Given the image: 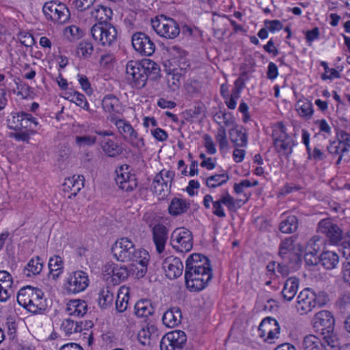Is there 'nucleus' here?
I'll use <instances>...</instances> for the list:
<instances>
[{
  "label": "nucleus",
  "instance_id": "obj_60",
  "mask_svg": "<svg viewBox=\"0 0 350 350\" xmlns=\"http://www.w3.org/2000/svg\"><path fill=\"white\" fill-rule=\"evenodd\" d=\"M95 0H75L74 3L77 10L83 12L88 9Z\"/></svg>",
  "mask_w": 350,
  "mask_h": 350
},
{
  "label": "nucleus",
  "instance_id": "obj_48",
  "mask_svg": "<svg viewBox=\"0 0 350 350\" xmlns=\"http://www.w3.org/2000/svg\"><path fill=\"white\" fill-rule=\"evenodd\" d=\"M94 51V47L91 42H81L77 46V53L79 57L87 59L90 57Z\"/></svg>",
  "mask_w": 350,
  "mask_h": 350
},
{
  "label": "nucleus",
  "instance_id": "obj_3",
  "mask_svg": "<svg viewBox=\"0 0 350 350\" xmlns=\"http://www.w3.org/2000/svg\"><path fill=\"white\" fill-rule=\"evenodd\" d=\"M17 302L33 314H41L46 308L44 293L40 288L29 285L19 290Z\"/></svg>",
  "mask_w": 350,
  "mask_h": 350
},
{
  "label": "nucleus",
  "instance_id": "obj_36",
  "mask_svg": "<svg viewBox=\"0 0 350 350\" xmlns=\"http://www.w3.org/2000/svg\"><path fill=\"white\" fill-rule=\"evenodd\" d=\"M102 107L105 112L120 113L122 106L119 99L114 95L107 94L102 100Z\"/></svg>",
  "mask_w": 350,
  "mask_h": 350
},
{
  "label": "nucleus",
  "instance_id": "obj_58",
  "mask_svg": "<svg viewBox=\"0 0 350 350\" xmlns=\"http://www.w3.org/2000/svg\"><path fill=\"white\" fill-rule=\"evenodd\" d=\"M265 25L267 29L272 33L275 32V31H279L283 27L282 23L278 20H266L265 21Z\"/></svg>",
  "mask_w": 350,
  "mask_h": 350
},
{
  "label": "nucleus",
  "instance_id": "obj_64",
  "mask_svg": "<svg viewBox=\"0 0 350 350\" xmlns=\"http://www.w3.org/2000/svg\"><path fill=\"white\" fill-rule=\"evenodd\" d=\"M328 296L326 293L321 291L317 294L316 293V299L314 300L316 306H323L328 301Z\"/></svg>",
  "mask_w": 350,
  "mask_h": 350
},
{
  "label": "nucleus",
  "instance_id": "obj_37",
  "mask_svg": "<svg viewBox=\"0 0 350 350\" xmlns=\"http://www.w3.org/2000/svg\"><path fill=\"white\" fill-rule=\"evenodd\" d=\"M339 262L338 255L332 251H325L320 254V264L326 269H334Z\"/></svg>",
  "mask_w": 350,
  "mask_h": 350
},
{
  "label": "nucleus",
  "instance_id": "obj_4",
  "mask_svg": "<svg viewBox=\"0 0 350 350\" xmlns=\"http://www.w3.org/2000/svg\"><path fill=\"white\" fill-rule=\"evenodd\" d=\"M108 120L116 126L122 139L133 148L141 150L145 146L144 138L139 136L129 121L120 118L114 114L108 117Z\"/></svg>",
  "mask_w": 350,
  "mask_h": 350
},
{
  "label": "nucleus",
  "instance_id": "obj_27",
  "mask_svg": "<svg viewBox=\"0 0 350 350\" xmlns=\"http://www.w3.org/2000/svg\"><path fill=\"white\" fill-rule=\"evenodd\" d=\"M98 143L103 152L109 157H116L123 152L122 146L113 139H98Z\"/></svg>",
  "mask_w": 350,
  "mask_h": 350
},
{
  "label": "nucleus",
  "instance_id": "obj_22",
  "mask_svg": "<svg viewBox=\"0 0 350 350\" xmlns=\"http://www.w3.org/2000/svg\"><path fill=\"white\" fill-rule=\"evenodd\" d=\"M105 272L111 275L112 280L117 284L125 281L131 273L130 269L125 265H119L113 262L107 263L105 267Z\"/></svg>",
  "mask_w": 350,
  "mask_h": 350
},
{
  "label": "nucleus",
  "instance_id": "obj_8",
  "mask_svg": "<svg viewBox=\"0 0 350 350\" xmlns=\"http://www.w3.org/2000/svg\"><path fill=\"white\" fill-rule=\"evenodd\" d=\"M136 250L135 244L127 237L117 239L111 247L113 256L121 262H131L135 256Z\"/></svg>",
  "mask_w": 350,
  "mask_h": 350
},
{
  "label": "nucleus",
  "instance_id": "obj_59",
  "mask_svg": "<svg viewBox=\"0 0 350 350\" xmlns=\"http://www.w3.org/2000/svg\"><path fill=\"white\" fill-rule=\"evenodd\" d=\"M203 139L207 152L210 154H214L216 152V148L211 137L208 134H205L203 136Z\"/></svg>",
  "mask_w": 350,
  "mask_h": 350
},
{
  "label": "nucleus",
  "instance_id": "obj_30",
  "mask_svg": "<svg viewBox=\"0 0 350 350\" xmlns=\"http://www.w3.org/2000/svg\"><path fill=\"white\" fill-rule=\"evenodd\" d=\"M299 284V280L296 277L288 278L284 285L282 291V295L284 300L290 301L297 293Z\"/></svg>",
  "mask_w": 350,
  "mask_h": 350
},
{
  "label": "nucleus",
  "instance_id": "obj_28",
  "mask_svg": "<svg viewBox=\"0 0 350 350\" xmlns=\"http://www.w3.org/2000/svg\"><path fill=\"white\" fill-rule=\"evenodd\" d=\"M206 267H211L210 260L200 254H192L186 260L185 271L202 269Z\"/></svg>",
  "mask_w": 350,
  "mask_h": 350
},
{
  "label": "nucleus",
  "instance_id": "obj_14",
  "mask_svg": "<svg viewBox=\"0 0 350 350\" xmlns=\"http://www.w3.org/2000/svg\"><path fill=\"white\" fill-rule=\"evenodd\" d=\"M132 45L134 49L142 55L150 56L155 51V44L149 36L144 32L133 34Z\"/></svg>",
  "mask_w": 350,
  "mask_h": 350
},
{
  "label": "nucleus",
  "instance_id": "obj_61",
  "mask_svg": "<svg viewBox=\"0 0 350 350\" xmlns=\"http://www.w3.org/2000/svg\"><path fill=\"white\" fill-rule=\"evenodd\" d=\"M151 133L153 137L160 142H164L168 137L167 132L165 130L160 128L155 129L154 130L152 131Z\"/></svg>",
  "mask_w": 350,
  "mask_h": 350
},
{
  "label": "nucleus",
  "instance_id": "obj_49",
  "mask_svg": "<svg viewBox=\"0 0 350 350\" xmlns=\"http://www.w3.org/2000/svg\"><path fill=\"white\" fill-rule=\"evenodd\" d=\"M324 240L318 236H314L308 241L306 250L318 254L323 245Z\"/></svg>",
  "mask_w": 350,
  "mask_h": 350
},
{
  "label": "nucleus",
  "instance_id": "obj_35",
  "mask_svg": "<svg viewBox=\"0 0 350 350\" xmlns=\"http://www.w3.org/2000/svg\"><path fill=\"white\" fill-rule=\"evenodd\" d=\"M304 350H322L323 348L326 350L330 349L326 342L323 340H321L319 337L313 334L306 336L303 341Z\"/></svg>",
  "mask_w": 350,
  "mask_h": 350
},
{
  "label": "nucleus",
  "instance_id": "obj_5",
  "mask_svg": "<svg viewBox=\"0 0 350 350\" xmlns=\"http://www.w3.org/2000/svg\"><path fill=\"white\" fill-rule=\"evenodd\" d=\"M213 277L211 267L187 270L185 271V280L187 288L193 292L203 290Z\"/></svg>",
  "mask_w": 350,
  "mask_h": 350
},
{
  "label": "nucleus",
  "instance_id": "obj_53",
  "mask_svg": "<svg viewBox=\"0 0 350 350\" xmlns=\"http://www.w3.org/2000/svg\"><path fill=\"white\" fill-rule=\"evenodd\" d=\"M70 100L75 103L77 105L81 107L82 109L88 110L89 105L85 96L78 92H75L73 94L70 95Z\"/></svg>",
  "mask_w": 350,
  "mask_h": 350
},
{
  "label": "nucleus",
  "instance_id": "obj_52",
  "mask_svg": "<svg viewBox=\"0 0 350 350\" xmlns=\"http://www.w3.org/2000/svg\"><path fill=\"white\" fill-rule=\"evenodd\" d=\"M279 256L282 262L291 265L299 260L298 255L294 251H279Z\"/></svg>",
  "mask_w": 350,
  "mask_h": 350
},
{
  "label": "nucleus",
  "instance_id": "obj_32",
  "mask_svg": "<svg viewBox=\"0 0 350 350\" xmlns=\"http://www.w3.org/2000/svg\"><path fill=\"white\" fill-rule=\"evenodd\" d=\"M154 312L155 308L149 299H140L135 305V314L139 318H147Z\"/></svg>",
  "mask_w": 350,
  "mask_h": 350
},
{
  "label": "nucleus",
  "instance_id": "obj_7",
  "mask_svg": "<svg viewBox=\"0 0 350 350\" xmlns=\"http://www.w3.org/2000/svg\"><path fill=\"white\" fill-rule=\"evenodd\" d=\"M92 38L103 46H111L117 40L116 27L110 23H97L91 28Z\"/></svg>",
  "mask_w": 350,
  "mask_h": 350
},
{
  "label": "nucleus",
  "instance_id": "obj_40",
  "mask_svg": "<svg viewBox=\"0 0 350 350\" xmlns=\"http://www.w3.org/2000/svg\"><path fill=\"white\" fill-rule=\"evenodd\" d=\"M43 267V263L41 258L37 256L36 258L31 259L24 268L23 274L26 277H31L39 274Z\"/></svg>",
  "mask_w": 350,
  "mask_h": 350
},
{
  "label": "nucleus",
  "instance_id": "obj_23",
  "mask_svg": "<svg viewBox=\"0 0 350 350\" xmlns=\"http://www.w3.org/2000/svg\"><path fill=\"white\" fill-rule=\"evenodd\" d=\"M222 204L226 205L229 211H234L236 208L235 200L228 191L219 199L213 202V213L219 217L223 218L226 217V213Z\"/></svg>",
  "mask_w": 350,
  "mask_h": 350
},
{
  "label": "nucleus",
  "instance_id": "obj_46",
  "mask_svg": "<svg viewBox=\"0 0 350 350\" xmlns=\"http://www.w3.org/2000/svg\"><path fill=\"white\" fill-rule=\"evenodd\" d=\"M229 180L226 173L212 175L205 180L206 185L209 188H216L226 183Z\"/></svg>",
  "mask_w": 350,
  "mask_h": 350
},
{
  "label": "nucleus",
  "instance_id": "obj_9",
  "mask_svg": "<svg viewBox=\"0 0 350 350\" xmlns=\"http://www.w3.org/2000/svg\"><path fill=\"white\" fill-rule=\"evenodd\" d=\"M170 244L178 252H189L193 247L191 232L184 228L175 229L171 234Z\"/></svg>",
  "mask_w": 350,
  "mask_h": 350
},
{
  "label": "nucleus",
  "instance_id": "obj_41",
  "mask_svg": "<svg viewBox=\"0 0 350 350\" xmlns=\"http://www.w3.org/2000/svg\"><path fill=\"white\" fill-rule=\"evenodd\" d=\"M230 139L237 147L247 146V137L245 132L238 129L237 126L232 128L229 131Z\"/></svg>",
  "mask_w": 350,
  "mask_h": 350
},
{
  "label": "nucleus",
  "instance_id": "obj_19",
  "mask_svg": "<svg viewBox=\"0 0 350 350\" xmlns=\"http://www.w3.org/2000/svg\"><path fill=\"white\" fill-rule=\"evenodd\" d=\"M316 293L306 288L301 291L297 297L296 309L300 314H306L316 306Z\"/></svg>",
  "mask_w": 350,
  "mask_h": 350
},
{
  "label": "nucleus",
  "instance_id": "obj_42",
  "mask_svg": "<svg viewBox=\"0 0 350 350\" xmlns=\"http://www.w3.org/2000/svg\"><path fill=\"white\" fill-rule=\"evenodd\" d=\"M49 274L53 279L59 278L63 270V261L59 256L50 258L49 261Z\"/></svg>",
  "mask_w": 350,
  "mask_h": 350
},
{
  "label": "nucleus",
  "instance_id": "obj_44",
  "mask_svg": "<svg viewBox=\"0 0 350 350\" xmlns=\"http://www.w3.org/2000/svg\"><path fill=\"white\" fill-rule=\"evenodd\" d=\"M114 295L109 288L102 289L98 298V303L101 308L106 309L112 306Z\"/></svg>",
  "mask_w": 350,
  "mask_h": 350
},
{
  "label": "nucleus",
  "instance_id": "obj_45",
  "mask_svg": "<svg viewBox=\"0 0 350 350\" xmlns=\"http://www.w3.org/2000/svg\"><path fill=\"white\" fill-rule=\"evenodd\" d=\"M61 329L67 336H70L73 333L80 332L82 331L81 322L75 321L70 319H65L61 324Z\"/></svg>",
  "mask_w": 350,
  "mask_h": 350
},
{
  "label": "nucleus",
  "instance_id": "obj_25",
  "mask_svg": "<svg viewBox=\"0 0 350 350\" xmlns=\"http://www.w3.org/2000/svg\"><path fill=\"white\" fill-rule=\"evenodd\" d=\"M13 278L11 274L6 271H0V301L5 302L10 297L13 291L12 286Z\"/></svg>",
  "mask_w": 350,
  "mask_h": 350
},
{
  "label": "nucleus",
  "instance_id": "obj_51",
  "mask_svg": "<svg viewBox=\"0 0 350 350\" xmlns=\"http://www.w3.org/2000/svg\"><path fill=\"white\" fill-rule=\"evenodd\" d=\"M96 137L93 135L76 136L75 143L79 147L92 146L96 142Z\"/></svg>",
  "mask_w": 350,
  "mask_h": 350
},
{
  "label": "nucleus",
  "instance_id": "obj_38",
  "mask_svg": "<svg viewBox=\"0 0 350 350\" xmlns=\"http://www.w3.org/2000/svg\"><path fill=\"white\" fill-rule=\"evenodd\" d=\"M129 288L122 286L120 288L116 296V310L118 312H124L129 305Z\"/></svg>",
  "mask_w": 350,
  "mask_h": 350
},
{
  "label": "nucleus",
  "instance_id": "obj_16",
  "mask_svg": "<svg viewBox=\"0 0 350 350\" xmlns=\"http://www.w3.org/2000/svg\"><path fill=\"white\" fill-rule=\"evenodd\" d=\"M318 232L326 236L330 243L336 245L340 243L343 237L341 228L329 219H324L318 224Z\"/></svg>",
  "mask_w": 350,
  "mask_h": 350
},
{
  "label": "nucleus",
  "instance_id": "obj_50",
  "mask_svg": "<svg viewBox=\"0 0 350 350\" xmlns=\"http://www.w3.org/2000/svg\"><path fill=\"white\" fill-rule=\"evenodd\" d=\"M297 111L300 115L306 118H310L313 113L312 104L310 101L298 102Z\"/></svg>",
  "mask_w": 350,
  "mask_h": 350
},
{
  "label": "nucleus",
  "instance_id": "obj_56",
  "mask_svg": "<svg viewBox=\"0 0 350 350\" xmlns=\"http://www.w3.org/2000/svg\"><path fill=\"white\" fill-rule=\"evenodd\" d=\"M336 138L339 144H343L350 147V134L343 130L338 129L336 131Z\"/></svg>",
  "mask_w": 350,
  "mask_h": 350
},
{
  "label": "nucleus",
  "instance_id": "obj_15",
  "mask_svg": "<svg viewBox=\"0 0 350 350\" xmlns=\"http://www.w3.org/2000/svg\"><path fill=\"white\" fill-rule=\"evenodd\" d=\"M116 183L120 189L125 191H132L137 187L135 174L130 172V166L124 164L116 170Z\"/></svg>",
  "mask_w": 350,
  "mask_h": 350
},
{
  "label": "nucleus",
  "instance_id": "obj_55",
  "mask_svg": "<svg viewBox=\"0 0 350 350\" xmlns=\"http://www.w3.org/2000/svg\"><path fill=\"white\" fill-rule=\"evenodd\" d=\"M304 259L308 265L314 266L320 264V255L318 256V254H314L310 251L306 250Z\"/></svg>",
  "mask_w": 350,
  "mask_h": 350
},
{
  "label": "nucleus",
  "instance_id": "obj_12",
  "mask_svg": "<svg viewBox=\"0 0 350 350\" xmlns=\"http://www.w3.org/2000/svg\"><path fill=\"white\" fill-rule=\"evenodd\" d=\"M175 173L173 171L162 170L154 176L152 187L154 192L163 198L170 191Z\"/></svg>",
  "mask_w": 350,
  "mask_h": 350
},
{
  "label": "nucleus",
  "instance_id": "obj_17",
  "mask_svg": "<svg viewBox=\"0 0 350 350\" xmlns=\"http://www.w3.org/2000/svg\"><path fill=\"white\" fill-rule=\"evenodd\" d=\"M88 274L83 271L72 272L66 280V288L69 293L76 294L83 291L88 286Z\"/></svg>",
  "mask_w": 350,
  "mask_h": 350
},
{
  "label": "nucleus",
  "instance_id": "obj_34",
  "mask_svg": "<svg viewBox=\"0 0 350 350\" xmlns=\"http://www.w3.org/2000/svg\"><path fill=\"white\" fill-rule=\"evenodd\" d=\"M189 208L190 203L186 200L174 198L168 206V212L171 215L176 217L186 213Z\"/></svg>",
  "mask_w": 350,
  "mask_h": 350
},
{
  "label": "nucleus",
  "instance_id": "obj_57",
  "mask_svg": "<svg viewBox=\"0 0 350 350\" xmlns=\"http://www.w3.org/2000/svg\"><path fill=\"white\" fill-rule=\"evenodd\" d=\"M135 257L131 260V262H133L132 264H139L140 265L142 260L144 259L142 257L146 256V262H149L150 255L148 252L143 249H137L136 252H135Z\"/></svg>",
  "mask_w": 350,
  "mask_h": 350
},
{
  "label": "nucleus",
  "instance_id": "obj_29",
  "mask_svg": "<svg viewBox=\"0 0 350 350\" xmlns=\"http://www.w3.org/2000/svg\"><path fill=\"white\" fill-rule=\"evenodd\" d=\"M88 308L86 301L81 299L70 300L66 306L68 314L76 317H83L87 313Z\"/></svg>",
  "mask_w": 350,
  "mask_h": 350
},
{
  "label": "nucleus",
  "instance_id": "obj_1",
  "mask_svg": "<svg viewBox=\"0 0 350 350\" xmlns=\"http://www.w3.org/2000/svg\"><path fill=\"white\" fill-rule=\"evenodd\" d=\"M160 67L150 59L141 61L130 60L126 65V79L133 87H145L148 79H156L159 76Z\"/></svg>",
  "mask_w": 350,
  "mask_h": 350
},
{
  "label": "nucleus",
  "instance_id": "obj_20",
  "mask_svg": "<svg viewBox=\"0 0 350 350\" xmlns=\"http://www.w3.org/2000/svg\"><path fill=\"white\" fill-rule=\"evenodd\" d=\"M280 325L278 322L272 317L265 318L258 327L260 332V336L264 337L266 334L267 338L265 341L272 343V340L278 338V335L280 333Z\"/></svg>",
  "mask_w": 350,
  "mask_h": 350
},
{
  "label": "nucleus",
  "instance_id": "obj_10",
  "mask_svg": "<svg viewBox=\"0 0 350 350\" xmlns=\"http://www.w3.org/2000/svg\"><path fill=\"white\" fill-rule=\"evenodd\" d=\"M187 345V336L181 330H174L166 334L161 340V350H184Z\"/></svg>",
  "mask_w": 350,
  "mask_h": 350
},
{
  "label": "nucleus",
  "instance_id": "obj_11",
  "mask_svg": "<svg viewBox=\"0 0 350 350\" xmlns=\"http://www.w3.org/2000/svg\"><path fill=\"white\" fill-rule=\"evenodd\" d=\"M43 13L48 20L55 23H64L69 18V10L65 4L52 1L43 5Z\"/></svg>",
  "mask_w": 350,
  "mask_h": 350
},
{
  "label": "nucleus",
  "instance_id": "obj_39",
  "mask_svg": "<svg viewBox=\"0 0 350 350\" xmlns=\"http://www.w3.org/2000/svg\"><path fill=\"white\" fill-rule=\"evenodd\" d=\"M91 14L98 23H109L108 21L111 18L113 12L110 8L98 5Z\"/></svg>",
  "mask_w": 350,
  "mask_h": 350
},
{
  "label": "nucleus",
  "instance_id": "obj_26",
  "mask_svg": "<svg viewBox=\"0 0 350 350\" xmlns=\"http://www.w3.org/2000/svg\"><path fill=\"white\" fill-rule=\"evenodd\" d=\"M84 180L83 176L80 175L66 178L62 185V189L64 192L70 193L68 198L75 196L84 187Z\"/></svg>",
  "mask_w": 350,
  "mask_h": 350
},
{
  "label": "nucleus",
  "instance_id": "obj_62",
  "mask_svg": "<svg viewBox=\"0 0 350 350\" xmlns=\"http://www.w3.org/2000/svg\"><path fill=\"white\" fill-rule=\"evenodd\" d=\"M290 267L291 265L288 264L276 261V271L284 277L287 276L289 274Z\"/></svg>",
  "mask_w": 350,
  "mask_h": 350
},
{
  "label": "nucleus",
  "instance_id": "obj_24",
  "mask_svg": "<svg viewBox=\"0 0 350 350\" xmlns=\"http://www.w3.org/2000/svg\"><path fill=\"white\" fill-rule=\"evenodd\" d=\"M152 232L157 251L161 254L165 249L168 237V230L164 225L158 224L152 227Z\"/></svg>",
  "mask_w": 350,
  "mask_h": 350
},
{
  "label": "nucleus",
  "instance_id": "obj_18",
  "mask_svg": "<svg viewBox=\"0 0 350 350\" xmlns=\"http://www.w3.org/2000/svg\"><path fill=\"white\" fill-rule=\"evenodd\" d=\"M275 137L273 144L278 152H283L286 157L292 153L294 145L293 139L286 134L285 126L282 122L278 124V130H275L273 133Z\"/></svg>",
  "mask_w": 350,
  "mask_h": 350
},
{
  "label": "nucleus",
  "instance_id": "obj_43",
  "mask_svg": "<svg viewBox=\"0 0 350 350\" xmlns=\"http://www.w3.org/2000/svg\"><path fill=\"white\" fill-rule=\"evenodd\" d=\"M298 219L295 215H289L281 221L280 230L282 233L290 234L295 232L298 228Z\"/></svg>",
  "mask_w": 350,
  "mask_h": 350
},
{
  "label": "nucleus",
  "instance_id": "obj_31",
  "mask_svg": "<svg viewBox=\"0 0 350 350\" xmlns=\"http://www.w3.org/2000/svg\"><path fill=\"white\" fill-rule=\"evenodd\" d=\"M157 328L153 324L147 323L138 332V341L144 346L151 345L152 340L157 336Z\"/></svg>",
  "mask_w": 350,
  "mask_h": 350
},
{
  "label": "nucleus",
  "instance_id": "obj_2",
  "mask_svg": "<svg viewBox=\"0 0 350 350\" xmlns=\"http://www.w3.org/2000/svg\"><path fill=\"white\" fill-rule=\"evenodd\" d=\"M312 322L316 332L330 347L326 350H338L339 342L334 332L335 319L332 314L328 310L319 311L314 315Z\"/></svg>",
  "mask_w": 350,
  "mask_h": 350
},
{
  "label": "nucleus",
  "instance_id": "obj_47",
  "mask_svg": "<svg viewBox=\"0 0 350 350\" xmlns=\"http://www.w3.org/2000/svg\"><path fill=\"white\" fill-rule=\"evenodd\" d=\"M144 259L141 261L140 265L139 264H131L130 266V271H132L133 274L135 275V277L137 278H143L146 272H147V267L148 262H146V257L143 256Z\"/></svg>",
  "mask_w": 350,
  "mask_h": 350
},
{
  "label": "nucleus",
  "instance_id": "obj_21",
  "mask_svg": "<svg viewBox=\"0 0 350 350\" xmlns=\"http://www.w3.org/2000/svg\"><path fill=\"white\" fill-rule=\"evenodd\" d=\"M165 275L170 280L180 277L183 271V264L180 259L173 256L165 258L162 262Z\"/></svg>",
  "mask_w": 350,
  "mask_h": 350
},
{
  "label": "nucleus",
  "instance_id": "obj_63",
  "mask_svg": "<svg viewBox=\"0 0 350 350\" xmlns=\"http://www.w3.org/2000/svg\"><path fill=\"white\" fill-rule=\"evenodd\" d=\"M293 240L291 237L282 241L280 245L279 251H293Z\"/></svg>",
  "mask_w": 350,
  "mask_h": 350
},
{
  "label": "nucleus",
  "instance_id": "obj_13",
  "mask_svg": "<svg viewBox=\"0 0 350 350\" xmlns=\"http://www.w3.org/2000/svg\"><path fill=\"white\" fill-rule=\"evenodd\" d=\"M6 122L8 127L15 131H20L23 129H31L32 124L35 126L38 124L36 119L31 114L24 111L12 113Z\"/></svg>",
  "mask_w": 350,
  "mask_h": 350
},
{
  "label": "nucleus",
  "instance_id": "obj_6",
  "mask_svg": "<svg viewBox=\"0 0 350 350\" xmlns=\"http://www.w3.org/2000/svg\"><path fill=\"white\" fill-rule=\"evenodd\" d=\"M151 25L152 29L161 37L174 39L180 34V27L177 22L163 14L152 18Z\"/></svg>",
  "mask_w": 350,
  "mask_h": 350
},
{
  "label": "nucleus",
  "instance_id": "obj_54",
  "mask_svg": "<svg viewBox=\"0 0 350 350\" xmlns=\"http://www.w3.org/2000/svg\"><path fill=\"white\" fill-rule=\"evenodd\" d=\"M216 139L221 149H224L228 147V142L227 140L226 130L224 126H220V127L218 129V131L216 135Z\"/></svg>",
  "mask_w": 350,
  "mask_h": 350
},
{
  "label": "nucleus",
  "instance_id": "obj_33",
  "mask_svg": "<svg viewBox=\"0 0 350 350\" xmlns=\"http://www.w3.org/2000/svg\"><path fill=\"white\" fill-rule=\"evenodd\" d=\"M182 313L178 308H172L163 315V324L168 327L177 326L181 322Z\"/></svg>",
  "mask_w": 350,
  "mask_h": 350
}]
</instances>
